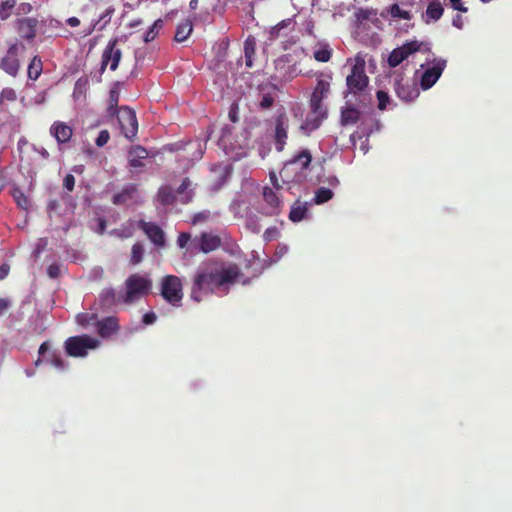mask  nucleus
<instances>
[{"label": "nucleus", "instance_id": "obj_1", "mask_svg": "<svg viewBox=\"0 0 512 512\" xmlns=\"http://www.w3.org/2000/svg\"><path fill=\"white\" fill-rule=\"evenodd\" d=\"M241 275L240 267L234 263L202 267L194 276L191 297L200 302L201 293H214L217 289L227 292Z\"/></svg>", "mask_w": 512, "mask_h": 512}, {"label": "nucleus", "instance_id": "obj_2", "mask_svg": "<svg viewBox=\"0 0 512 512\" xmlns=\"http://www.w3.org/2000/svg\"><path fill=\"white\" fill-rule=\"evenodd\" d=\"M417 55H423V64H446V60L437 59L431 52L430 44L424 41L411 40L395 48L389 55L388 64H401L405 60H417Z\"/></svg>", "mask_w": 512, "mask_h": 512}, {"label": "nucleus", "instance_id": "obj_3", "mask_svg": "<svg viewBox=\"0 0 512 512\" xmlns=\"http://www.w3.org/2000/svg\"><path fill=\"white\" fill-rule=\"evenodd\" d=\"M152 287V282L138 273L131 274L125 281V296L123 301L127 304L134 303L147 295Z\"/></svg>", "mask_w": 512, "mask_h": 512}, {"label": "nucleus", "instance_id": "obj_4", "mask_svg": "<svg viewBox=\"0 0 512 512\" xmlns=\"http://www.w3.org/2000/svg\"><path fill=\"white\" fill-rule=\"evenodd\" d=\"M99 340L87 335L72 336L66 339L64 348L67 355L71 357H85L89 350L99 346Z\"/></svg>", "mask_w": 512, "mask_h": 512}, {"label": "nucleus", "instance_id": "obj_5", "mask_svg": "<svg viewBox=\"0 0 512 512\" xmlns=\"http://www.w3.org/2000/svg\"><path fill=\"white\" fill-rule=\"evenodd\" d=\"M161 296L169 304L179 306L183 299V284L179 277L166 275L161 279Z\"/></svg>", "mask_w": 512, "mask_h": 512}, {"label": "nucleus", "instance_id": "obj_6", "mask_svg": "<svg viewBox=\"0 0 512 512\" xmlns=\"http://www.w3.org/2000/svg\"><path fill=\"white\" fill-rule=\"evenodd\" d=\"M327 108L323 102L310 98V111L308 112L301 129L310 133L318 129L327 117Z\"/></svg>", "mask_w": 512, "mask_h": 512}, {"label": "nucleus", "instance_id": "obj_7", "mask_svg": "<svg viewBox=\"0 0 512 512\" xmlns=\"http://www.w3.org/2000/svg\"><path fill=\"white\" fill-rule=\"evenodd\" d=\"M364 67L352 66L351 73L346 78L348 91L354 96H365L368 89L369 78Z\"/></svg>", "mask_w": 512, "mask_h": 512}, {"label": "nucleus", "instance_id": "obj_8", "mask_svg": "<svg viewBox=\"0 0 512 512\" xmlns=\"http://www.w3.org/2000/svg\"><path fill=\"white\" fill-rule=\"evenodd\" d=\"M116 115L124 136L130 140L135 138L138 131V121L135 111L128 106H122Z\"/></svg>", "mask_w": 512, "mask_h": 512}, {"label": "nucleus", "instance_id": "obj_9", "mask_svg": "<svg viewBox=\"0 0 512 512\" xmlns=\"http://www.w3.org/2000/svg\"><path fill=\"white\" fill-rule=\"evenodd\" d=\"M394 88L397 96L405 102L414 101L420 94L417 82L408 81L404 78L397 79Z\"/></svg>", "mask_w": 512, "mask_h": 512}, {"label": "nucleus", "instance_id": "obj_10", "mask_svg": "<svg viewBox=\"0 0 512 512\" xmlns=\"http://www.w3.org/2000/svg\"><path fill=\"white\" fill-rule=\"evenodd\" d=\"M221 246V238L218 235L203 232L199 237L192 240L194 250H199L205 254L215 251Z\"/></svg>", "mask_w": 512, "mask_h": 512}, {"label": "nucleus", "instance_id": "obj_11", "mask_svg": "<svg viewBox=\"0 0 512 512\" xmlns=\"http://www.w3.org/2000/svg\"><path fill=\"white\" fill-rule=\"evenodd\" d=\"M38 353L39 358L35 361L36 366H39L41 362L45 361L59 370L65 368V362L61 358L60 353L56 350H50L49 342H43L39 347Z\"/></svg>", "mask_w": 512, "mask_h": 512}, {"label": "nucleus", "instance_id": "obj_12", "mask_svg": "<svg viewBox=\"0 0 512 512\" xmlns=\"http://www.w3.org/2000/svg\"><path fill=\"white\" fill-rule=\"evenodd\" d=\"M263 200L266 204V215L277 216L283 207V202L278 195V191L265 186L262 191Z\"/></svg>", "mask_w": 512, "mask_h": 512}, {"label": "nucleus", "instance_id": "obj_13", "mask_svg": "<svg viewBox=\"0 0 512 512\" xmlns=\"http://www.w3.org/2000/svg\"><path fill=\"white\" fill-rule=\"evenodd\" d=\"M138 225L156 246L163 247L165 245V234L160 226L144 220H140Z\"/></svg>", "mask_w": 512, "mask_h": 512}, {"label": "nucleus", "instance_id": "obj_14", "mask_svg": "<svg viewBox=\"0 0 512 512\" xmlns=\"http://www.w3.org/2000/svg\"><path fill=\"white\" fill-rule=\"evenodd\" d=\"M50 134L58 144H67L72 138L73 129L62 121H55L50 127Z\"/></svg>", "mask_w": 512, "mask_h": 512}, {"label": "nucleus", "instance_id": "obj_15", "mask_svg": "<svg viewBox=\"0 0 512 512\" xmlns=\"http://www.w3.org/2000/svg\"><path fill=\"white\" fill-rule=\"evenodd\" d=\"M38 20L28 17L21 18L17 21V31L21 38L33 40L36 36Z\"/></svg>", "mask_w": 512, "mask_h": 512}, {"label": "nucleus", "instance_id": "obj_16", "mask_svg": "<svg viewBox=\"0 0 512 512\" xmlns=\"http://www.w3.org/2000/svg\"><path fill=\"white\" fill-rule=\"evenodd\" d=\"M195 185L189 177H185L180 186L176 189V196L181 204H189L195 196Z\"/></svg>", "mask_w": 512, "mask_h": 512}, {"label": "nucleus", "instance_id": "obj_17", "mask_svg": "<svg viewBox=\"0 0 512 512\" xmlns=\"http://www.w3.org/2000/svg\"><path fill=\"white\" fill-rule=\"evenodd\" d=\"M331 80V74H320L317 78V85L311 95V99L323 102L329 92Z\"/></svg>", "mask_w": 512, "mask_h": 512}, {"label": "nucleus", "instance_id": "obj_18", "mask_svg": "<svg viewBox=\"0 0 512 512\" xmlns=\"http://www.w3.org/2000/svg\"><path fill=\"white\" fill-rule=\"evenodd\" d=\"M280 177L284 183H297L303 179L304 175L297 166H293V162L287 161L280 170Z\"/></svg>", "mask_w": 512, "mask_h": 512}, {"label": "nucleus", "instance_id": "obj_19", "mask_svg": "<svg viewBox=\"0 0 512 512\" xmlns=\"http://www.w3.org/2000/svg\"><path fill=\"white\" fill-rule=\"evenodd\" d=\"M287 121L284 117L280 116L276 120L275 125V146L277 151H282L287 140Z\"/></svg>", "mask_w": 512, "mask_h": 512}, {"label": "nucleus", "instance_id": "obj_20", "mask_svg": "<svg viewBox=\"0 0 512 512\" xmlns=\"http://www.w3.org/2000/svg\"><path fill=\"white\" fill-rule=\"evenodd\" d=\"M261 99L259 101V107L263 110L269 109L273 106L275 97L277 94V88L275 85L261 86L259 89Z\"/></svg>", "mask_w": 512, "mask_h": 512}, {"label": "nucleus", "instance_id": "obj_21", "mask_svg": "<svg viewBox=\"0 0 512 512\" xmlns=\"http://www.w3.org/2000/svg\"><path fill=\"white\" fill-rule=\"evenodd\" d=\"M444 66H432L426 70L420 79V85L423 90L430 89L440 78Z\"/></svg>", "mask_w": 512, "mask_h": 512}, {"label": "nucleus", "instance_id": "obj_22", "mask_svg": "<svg viewBox=\"0 0 512 512\" xmlns=\"http://www.w3.org/2000/svg\"><path fill=\"white\" fill-rule=\"evenodd\" d=\"M119 330L118 320L115 317H106L97 322V331L103 338L110 337Z\"/></svg>", "mask_w": 512, "mask_h": 512}, {"label": "nucleus", "instance_id": "obj_23", "mask_svg": "<svg viewBox=\"0 0 512 512\" xmlns=\"http://www.w3.org/2000/svg\"><path fill=\"white\" fill-rule=\"evenodd\" d=\"M148 157V151L140 146H133L128 152V161L129 165L132 168H142L144 167L143 160Z\"/></svg>", "mask_w": 512, "mask_h": 512}, {"label": "nucleus", "instance_id": "obj_24", "mask_svg": "<svg viewBox=\"0 0 512 512\" xmlns=\"http://www.w3.org/2000/svg\"><path fill=\"white\" fill-rule=\"evenodd\" d=\"M138 192L136 184H128L122 188L118 193H115L112 202L115 205H123L132 200Z\"/></svg>", "mask_w": 512, "mask_h": 512}, {"label": "nucleus", "instance_id": "obj_25", "mask_svg": "<svg viewBox=\"0 0 512 512\" xmlns=\"http://www.w3.org/2000/svg\"><path fill=\"white\" fill-rule=\"evenodd\" d=\"M121 60V50L117 47V41H110L102 56V64H118Z\"/></svg>", "mask_w": 512, "mask_h": 512}, {"label": "nucleus", "instance_id": "obj_26", "mask_svg": "<svg viewBox=\"0 0 512 512\" xmlns=\"http://www.w3.org/2000/svg\"><path fill=\"white\" fill-rule=\"evenodd\" d=\"M294 28V21L292 18H287L282 20L276 26L272 27L270 30V40H275L283 35H286L289 31H292Z\"/></svg>", "mask_w": 512, "mask_h": 512}, {"label": "nucleus", "instance_id": "obj_27", "mask_svg": "<svg viewBox=\"0 0 512 512\" xmlns=\"http://www.w3.org/2000/svg\"><path fill=\"white\" fill-rule=\"evenodd\" d=\"M120 99L119 82H116L109 92L107 113L109 116H116L119 112L118 102Z\"/></svg>", "mask_w": 512, "mask_h": 512}, {"label": "nucleus", "instance_id": "obj_28", "mask_svg": "<svg viewBox=\"0 0 512 512\" xmlns=\"http://www.w3.org/2000/svg\"><path fill=\"white\" fill-rule=\"evenodd\" d=\"M114 13V8H107L99 17V19L94 22L86 31L85 35L91 34L94 30H103L107 24L111 21L112 14Z\"/></svg>", "mask_w": 512, "mask_h": 512}, {"label": "nucleus", "instance_id": "obj_29", "mask_svg": "<svg viewBox=\"0 0 512 512\" xmlns=\"http://www.w3.org/2000/svg\"><path fill=\"white\" fill-rule=\"evenodd\" d=\"M443 7L439 1H432L426 9L423 19L425 23L430 21H438L443 15Z\"/></svg>", "mask_w": 512, "mask_h": 512}, {"label": "nucleus", "instance_id": "obj_30", "mask_svg": "<svg viewBox=\"0 0 512 512\" xmlns=\"http://www.w3.org/2000/svg\"><path fill=\"white\" fill-rule=\"evenodd\" d=\"M360 119V112L353 106H348L341 111V125H353L356 124Z\"/></svg>", "mask_w": 512, "mask_h": 512}, {"label": "nucleus", "instance_id": "obj_31", "mask_svg": "<svg viewBox=\"0 0 512 512\" xmlns=\"http://www.w3.org/2000/svg\"><path fill=\"white\" fill-rule=\"evenodd\" d=\"M307 212L308 208L306 203H301L300 201H297L291 207V210L289 212V220L294 223L300 222L306 217Z\"/></svg>", "mask_w": 512, "mask_h": 512}, {"label": "nucleus", "instance_id": "obj_32", "mask_svg": "<svg viewBox=\"0 0 512 512\" xmlns=\"http://www.w3.org/2000/svg\"><path fill=\"white\" fill-rule=\"evenodd\" d=\"M157 197L158 201L164 206L172 205L177 200V196L174 193L172 187L168 185L162 186L159 189Z\"/></svg>", "mask_w": 512, "mask_h": 512}, {"label": "nucleus", "instance_id": "obj_33", "mask_svg": "<svg viewBox=\"0 0 512 512\" xmlns=\"http://www.w3.org/2000/svg\"><path fill=\"white\" fill-rule=\"evenodd\" d=\"M312 161V155L308 150H302L296 154L289 162H293V166H300L299 170L301 173L307 169Z\"/></svg>", "mask_w": 512, "mask_h": 512}, {"label": "nucleus", "instance_id": "obj_34", "mask_svg": "<svg viewBox=\"0 0 512 512\" xmlns=\"http://www.w3.org/2000/svg\"><path fill=\"white\" fill-rule=\"evenodd\" d=\"M193 30L192 23L190 20H185L184 22L180 23L175 32V40L177 42H184L189 35L191 34Z\"/></svg>", "mask_w": 512, "mask_h": 512}, {"label": "nucleus", "instance_id": "obj_35", "mask_svg": "<svg viewBox=\"0 0 512 512\" xmlns=\"http://www.w3.org/2000/svg\"><path fill=\"white\" fill-rule=\"evenodd\" d=\"M183 149L184 150H187V149L192 150L193 149L194 152L191 155V160L195 161V160H200L203 157L205 147H203L202 141L200 139H197L195 141L187 142Z\"/></svg>", "mask_w": 512, "mask_h": 512}, {"label": "nucleus", "instance_id": "obj_36", "mask_svg": "<svg viewBox=\"0 0 512 512\" xmlns=\"http://www.w3.org/2000/svg\"><path fill=\"white\" fill-rule=\"evenodd\" d=\"M16 0H4L0 3V19L7 20L16 7Z\"/></svg>", "mask_w": 512, "mask_h": 512}, {"label": "nucleus", "instance_id": "obj_37", "mask_svg": "<svg viewBox=\"0 0 512 512\" xmlns=\"http://www.w3.org/2000/svg\"><path fill=\"white\" fill-rule=\"evenodd\" d=\"M334 193L326 187H320L315 191L314 202L316 204H323L333 198Z\"/></svg>", "mask_w": 512, "mask_h": 512}, {"label": "nucleus", "instance_id": "obj_38", "mask_svg": "<svg viewBox=\"0 0 512 512\" xmlns=\"http://www.w3.org/2000/svg\"><path fill=\"white\" fill-rule=\"evenodd\" d=\"M256 41L253 37H248L244 43V54H245V64L253 63V55L255 53Z\"/></svg>", "mask_w": 512, "mask_h": 512}, {"label": "nucleus", "instance_id": "obj_39", "mask_svg": "<svg viewBox=\"0 0 512 512\" xmlns=\"http://www.w3.org/2000/svg\"><path fill=\"white\" fill-rule=\"evenodd\" d=\"M314 58L318 62H328L331 58V49L328 45L319 46L314 51Z\"/></svg>", "mask_w": 512, "mask_h": 512}, {"label": "nucleus", "instance_id": "obj_40", "mask_svg": "<svg viewBox=\"0 0 512 512\" xmlns=\"http://www.w3.org/2000/svg\"><path fill=\"white\" fill-rule=\"evenodd\" d=\"M144 247L141 243L137 242L132 246L131 249V263L133 265L139 264L143 260Z\"/></svg>", "mask_w": 512, "mask_h": 512}, {"label": "nucleus", "instance_id": "obj_41", "mask_svg": "<svg viewBox=\"0 0 512 512\" xmlns=\"http://www.w3.org/2000/svg\"><path fill=\"white\" fill-rule=\"evenodd\" d=\"M389 14L392 18H401L405 20L411 19V13L402 9L398 4H393L389 7Z\"/></svg>", "mask_w": 512, "mask_h": 512}, {"label": "nucleus", "instance_id": "obj_42", "mask_svg": "<svg viewBox=\"0 0 512 512\" xmlns=\"http://www.w3.org/2000/svg\"><path fill=\"white\" fill-rule=\"evenodd\" d=\"M163 20L158 19L156 20L152 26L149 28V30L145 33L144 41L150 42L155 39L160 29L163 27Z\"/></svg>", "mask_w": 512, "mask_h": 512}, {"label": "nucleus", "instance_id": "obj_43", "mask_svg": "<svg viewBox=\"0 0 512 512\" xmlns=\"http://www.w3.org/2000/svg\"><path fill=\"white\" fill-rule=\"evenodd\" d=\"M116 293L113 289H104L100 294V300L105 306L115 303Z\"/></svg>", "mask_w": 512, "mask_h": 512}, {"label": "nucleus", "instance_id": "obj_44", "mask_svg": "<svg viewBox=\"0 0 512 512\" xmlns=\"http://www.w3.org/2000/svg\"><path fill=\"white\" fill-rule=\"evenodd\" d=\"M376 16V11L372 9L360 10L359 13L357 14L361 26L364 25L363 21L365 20H378Z\"/></svg>", "mask_w": 512, "mask_h": 512}, {"label": "nucleus", "instance_id": "obj_45", "mask_svg": "<svg viewBox=\"0 0 512 512\" xmlns=\"http://www.w3.org/2000/svg\"><path fill=\"white\" fill-rule=\"evenodd\" d=\"M13 197L19 207H21L22 209H28L29 200L22 191L16 190L13 194Z\"/></svg>", "mask_w": 512, "mask_h": 512}, {"label": "nucleus", "instance_id": "obj_46", "mask_svg": "<svg viewBox=\"0 0 512 512\" xmlns=\"http://www.w3.org/2000/svg\"><path fill=\"white\" fill-rule=\"evenodd\" d=\"M376 96L378 99V109L385 110L390 100L389 95L385 91L379 90Z\"/></svg>", "mask_w": 512, "mask_h": 512}, {"label": "nucleus", "instance_id": "obj_47", "mask_svg": "<svg viewBox=\"0 0 512 512\" xmlns=\"http://www.w3.org/2000/svg\"><path fill=\"white\" fill-rule=\"evenodd\" d=\"M15 101L16 100V92L12 88H4L0 94V104L3 101Z\"/></svg>", "mask_w": 512, "mask_h": 512}, {"label": "nucleus", "instance_id": "obj_48", "mask_svg": "<svg viewBox=\"0 0 512 512\" xmlns=\"http://www.w3.org/2000/svg\"><path fill=\"white\" fill-rule=\"evenodd\" d=\"M87 84L88 79L86 77L79 78L75 83L74 95L82 94L85 91Z\"/></svg>", "mask_w": 512, "mask_h": 512}, {"label": "nucleus", "instance_id": "obj_49", "mask_svg": "<svg viewBox=\"0 0 512 512\" xmlns=\"http://www.w3.org/2000/svg\"><path fill=\"white\" fill-rule=\"evenodd\" d=\"M110 139V134L107 130L100 131L98 137L96 138V145L98 147L104 146Z\"/></svg>", "mask_w": 512, "mask_h": 512}, {"label": "nucleus", "instance_id": "obj_50", "mask_svg": "<svg viewBox=\"0 0 512 512\" xmlns=\"http://www.w3.org/2000/svg\"><path fill=\"white\" fill-rule=\"evenodd\" d=\"M191 242V235L187 232H182L179 234L178 236V239H177V244L180 248H185L188 243Z\"/></svg>", "mask_w": 512, "mask_h": 512}, {"label": "nucleus", "instance_id": "obj_51", "mask_svg": "<svg viewBox=\"0 0 512 512\" xmlns=\"http://www.w3.org/2000/svg\"><path fill=\"white\" fill-rule=\"evenodd\" d=\"M60 266L57 263H52L47 268V274L50 278H58L60 276Z\"/></svg>", "mask_w": 512, "mask_h": 512}, {"label": "nucleus", "instance_id": "obj_52", "mask_svg": "<svg viewBox=\"0 0 512 512\" xmlns=\"http://www.w3.org/2000/svg\"><path fill=\"white\" fill-rule=\"evenodd\" d=\"M75 186V177L72 174H67L63 179V187L69 192L73 191Z\"/></svg>", "mask_w": 512, "mask_h": 512}, {"label": "nucleus", "instance_id": "obj_53", "mask_svg": "<svg viewBox=\"0 0 512 512\" xmlns=\"http://www.w3.org/2000/svg\"><path fill=\"white\" fill-rule=\"evenodd\" d=\"M354 64H373V59L368 54L360 52L355 56Z\"/></svg>", "mask_w": 512, "mask_h": 512}, {"label": "nucleus", "instance_id": "obj_54", "mask_svg": "<svg viewBox=\"0 0 512 512\" xmlns=\"http://www.w3.org/2000/svg\"><path fill=\"white\" fill-rule=\"evenodd\" d=\"M32 10V5L30 3H21L17 7H15V13L17 15H25L30 13Z\"/></svg>", "mask_w": 512, "mask_h": 512}, {"label": "nucleus", "instance_id": "obj_55", "mask_svg": "<svg viewBox=\"0 0 512 512\" xmlns=\"http://www.w3.org/2000/svg\"><path fill=\"white\" fill-rule=\"evenodd\" d=\"M210 216V212L209 211H202V212H198L196 213L193 218H192V223L193 224H196V223H199V222H204L206 221Z\"/></svg>", "mask_w": 512, "mask_h": 512}, {"label": "nucleus", "instance_id": "obj_56", "mask_svg": "<svg viewBox=\"0 0 512 512\" xmlns=\"http://www.w3.org/2000/svg\"><path fill=\"white\" fill-rule=\"evenodd\" d=\"M42 66H28V75L32 79H37L41 73Z\"/></svg>", "mask_w": 512, "mask_h": 512}, {"label": "nucleus", "instance_id": "obj_57", "mask_svg": "<svg viewBox=\"0 0 512 512\" xmlns=\"http://www.w3.org/2000/svg\"><path fill=\"white\" fill-rule=\"evenodd\" d=\"M269 177H270V181H271V184H272L271 188H273L276 191L281 190L282 189V185L279 183L278 178H277L275 172H270L269 173Z\"/></svg>", "mask_w": 512, "mask_h": 512}, {"label": "nucleus", "instance_id": "obj_58", "mask_svg": "<svg viewBox=\"0 0 512 512\" xmlns=\"http://www.w3.org/2000/svg\"><path fill=\"white\" fill-rule=\"evenodd\" d=\"M156 319L157 317L154 312H148L144 314L142 321L144 324L150 325L153 324L156 321Z\"/></svg>", "mask_w": 512, "mask_h": 512}, {"label": "nucleus", "instance_id": "obj_59", "mask_svg": "<svg viewBox=\"0 0 512 512\" xmlns=\"http://www.w3.org/2000/svg\"><path fill=\"white\" fill-rule=\"evenodd\" d=\"M452 7L460 12H466L467 8L461 3V0H449Z\"/></svg>", "mask_w": 512, "mask_h": 512}, {"label": "nucleus", "instance_id": "obj_60", "mask_svg": "<svg viewBox=\"0 0 512 512\" xmlns=\"http://www.w3.org/2000/svg\"><path fill=\"white\" fill-rule=\"evenodd\" d=\"M10 271V266L8 264H2L0 266V280L5 279Z\"/></svg>", "mask_w": 512, "mask_h": 512}, {"label": "nucleus", "instance_id": "obj_61", "mask_svg": "<svg viewBox=\"0 0 512 512\" xmlns=\"http://www.w3.org/2000/svg\"><path fill=\"white\" fill-rule=\"evenodd\" d=\"M10 307V301L4 298H0V315L6 312Z\"/></svg>", "mask_w": 512, "mask_h": 512}, {"label": "nucleus", "instance_id": "obj_62", "mask_svg": "<svg viewBox=\"0 0 512 512\" xmlns=\"http://www.w3.org/2000/svg\"><path fill=\"white\" fill-rule=\"evenodd\" d=\"M274 234H277V229L276 228H269V229H267L264 232V239L266 241H270V240H272Z\"/></svg>", "mask_w": 512, "mask_h": 512}, {"label": "nucleus", "instance_id": "obj_63", "mask_svg": "<svg viewBox=\"0 0 512 512\" xmlns=\"http://www.w3.org/2000/svg\"><path fill=\"white\" fill-rule=\"evenodd\" d=\"M452 25L458 29L463 27V19L460 15H456L452 20Z\"/></svg>", "mask_w": 512, "mask_h": 512}, {"label": "nucleus", "instance_id": "obj_64", "mask_svg": "<svg viewBox=\"0 0 512 512\" xmlns=\"http://www.w3.org/2000/svg\"><path fill=\"white\" fill-rule=\"evenodd\" d=\"M67 25L70 27H78L80 25V20L77 17H70L66 20Z\"/></svg>", "mask_w": 512, "mask_h": 512}]
</instances>
